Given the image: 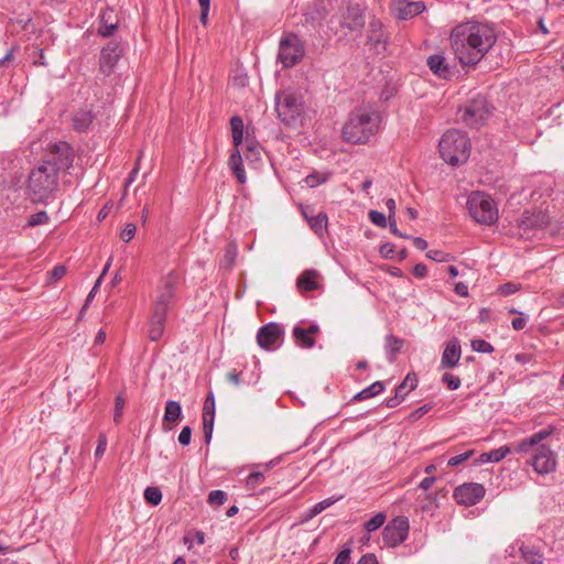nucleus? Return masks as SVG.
I'll list each match as a JSON object with an SVG mask.
<instances>
[{
  "label": "nucleus",
  "mask_w": 564,
  "mask_h": 564,
  "mask_svg": "<svg viewBox=\"0 0 564 564\" xmlns=\"http://www.w3.org/2000/svg\"><path fill=\"white\" fill-rule=\"evenodd\" d=\"M496 41L495 29L481 22L460 23L449 34L451 47L464 66L477 65L492 48Z\"/></svg>",
  "instance_id": "f257e3e1"
},
{
  "label": "nucleus",
  "mask_w": 564,
  "mask_h": 564,
  "mask_svg": "<svg viewBox=\"0 0 564 564\" xmlns=\"http://www.w3.org/2000/svg\"><path fill=\"white\" fill-rule=\"evenodd\" d=\"M380 122L381 115L377 109L371 106L358 107L343 126V139L351 144H365L378 132Z\"/></svg>",
  "instance_id": "f03ea898"
},
{
  "label": "nucleus",
  "mask_w": 564,
  "mask_h": 564,
  "mask_svg": "<svg viewBox=\"0 0 564 564\" xmlns=\"http://www.w3.org/2000/svg\"><path fill=\"white\" fill-rule=\"evenodd\" d=\"M177 282L178 275L172 271L158 286L149 321V339L152 341H158L163 336L166 315L170 306L174 302Z\"/></svg>",
  "instance_id": "7ed1b4c3"
},
{
  "label": "nucleus",
  "mask_w": 564,
  "mask_h": 564,
  "mask_svg": "<svg viewBox=\"0 0 564 564\" xmlns=\"http://www.w3.org/2000/svg\"><path fill=\"white\" fill-rule=\"evenodd\" d=\"M438 150L442 159L451 165H459L467 161L470 153V141L460 130H447L440 140Z\"/></svg>",
  "instance_id": "20e7f679"
},
{
  "label": "nucleus",
  "mask_w": 564,
  "mask_h": 564,
  "mask_svg": "<svg viewBox=\"0 0 564 564\" xmlns=\"http://www.w3.org/2000/svg\"><path fill=\"white\" fill-rule=\"evenodd\" d=\"M58 175L54 167H46L42 163L33 169L29 175V189L33 200L47 199L57 189Z\"/></svg>",
  "instance_id": "39448f33"
},
{
  "label": "nucleus",
  "mask_w": 564,
  "mask_h": 564,
  "mask_svg": "<svg viewBox=\"0 0 564 564\" xmlns=\"http://www.w3.org/2000/svg\"><path fill=\"white\" fill-rule=\"evenodd\" d=\"M467 208L473 219L481 225H491L498 219V209L490 196L474 192L467 200Z\"/></svg>",
  "instance_id": "423d86ee"
},
{
  "label": "nucleus",
  "mask_w": 564,
  "mask_h": 564,
  "mask_svg": "<svg viewBox=\"0 0 564 564\" xmlns=\"http://www.w3.org/2000/svg\"><path fill=\"white\" fill-rule=\"evenodd\" d=\"M460 120L469 128L478 129L486 123L492 115L491 108L484 96L478 95L470 99L468 104L460 109Z\"/></svg>",
  "instance_id": "0eeeda50"
},
{
  "label": "nucleus",
  "mask_w": 564,
  "mask_h": 564,
  "mask_svg": "<svg viewBox=\"0 0 564 564\" xmlns=\"http://www.w3.org/2000/svg\"><path fill=\"white\" fill-rule=\"evenodd\" d=\"M73 161V148L65 141H58L47 147L41 163L46 167H54L55 172L59 174L61 171L68 170Z\"/></svg>",
  "instance_id": "6e6552de"
},
{
  "label": "nucleus",
  "mask_w": 564,
  "mask_h": 564,
  "mask_svg": "<svg viewBox=\"0 0 564 564\" xmlns=\"http://www.w3.org/2000/svg\"><path fill=\"white\" fill-rule=\"evenodd\" d=\"M278 117L286 126H295L303 112V102L295 95L282 91L276 95Z\"/></svg>",
  "instance_id": "1a4fd4ad"
},
{
  "label": "nucleus",
  "mask_w": 564,
  "mask_h": 564,
  "mask_svg": "<svg viewBox=\"0 0 564 564\" xmlns=\"http://www.w3.org/2000/svg\"><path fill=\"white\" fill-rule=\"evenodd\" d=\"M304 43L294 33L283 36L279 45V59L284 67L295 66L304 56Z\"/></svg>",
  "instance_id": "9d476101"
},
{
  "label": "nucleus",
  "mask_w": 564,
  "mask_h": 564,
  "mask_svg": "<svg viewBox=\"0 0 564 564\" xmlns=\"http://www.w3.org/2000/svg\"><path fill=\"white\" fill-rule=\"evenodd\" d=\"M410 524L406 517L400 516L392 519L382 531V541L389 547H395L403 543L409 534Z\"/></svg>",
  "instance_id": "9b49d317"
},
{
  "label": "nucleus",
  "mask_w": 564,
  "mask_h": 564,
  "mask_svg": "<svg viewBox=\"0 0 564 564\" xmlns=\"http://www.w3.org/2000/svg\"><path fill=\"white\" fill-rule=\"evenodd\" d=\"M284 328L270 322L258 329L257 344L264 350H275L283 341Z\"/></svg>",
  "instance_id": "f8f14e48"
},
{
  "label": "nucleus",
  "mask_w": 564,
  "mask_h": 564,
  "mask_svg": "<svg viewBox=\"0 0 564 564\" xmlns=\"http://www.w3.org/2000/svg\"><path fill=\"white\" fill-rule=\"evenodd\" d=\"M486 489L478 482H465L454 490V498L458 505L471 507L477 505L485 496Z\"/></svg>",
  "instance_id": "ddd939ff"
},
{
  "label": "nucleus",
  "mask_w": 564,
  "mask_h": 564,
  "mask_svg": "<svg viewBox=\"0 0 564 564\" xmlns=\"http://www.w3.org/2000/svg\"><path fill=\"white\" fill-rule=\"evenodd\" d=\"M531 464L539 474H549L555 469L556 458L550 447L538 445L532 454Z\"/></svg>",
  "instance_id": "4468645a"
},
{
  "label": "nucleus",
  "mask_w": 564,
  "mask_h": 564,
  "mask_svg": "<svg viewBox=\"0 0 564 564\" xmlns=\"http://www.w3.org/2000/svg\"><path fill=\"white\" fill-rule=\"evenodd\" d=\"M215 395L210 391L204 402L203 406V431H204V440L206 444L210 443L213 431H214V421H215Z\"/></svg>",
  "instance_id": "2eb2a0df"
},
{
  "label": "nucleus",
  "mask_w": 564,
  "mask_h": 564,
  "mask_svg": "<svg viewBox=\"0 0 564 564\" xmlns=\"http://www.w3.org/2000/svg\"><path fill=\"white\" fill-rule=\"evenodd\" d=\"M392 10L399 20H409L422 13L425 10V4L423 1L399 0L393 4Z\"/></svg>",
  "instance_id": "dca6fc26"
},
{
  "label": "nucleus",
  "mask_w": 564,
  "mask_h": 564,
  "mask_svg": "<svg viewBox=\"0 0 564 564\" xmlns=\"http://www.w3.org/2000/svg\"><path fill=\"white\" fill-rule=\"evenodd\" d=\"M119 57H120V52H119L118 45L116 43H109L107 46H105L100 53V59H99L100 72L105 76H109L111 74L115 65L119 61Z\"/></svg>",
  "instance_id": "f3484780"
},
{
  "label": "nucleus",
  "mask_w": 564,
  "mask_h": 564,
  "mask_svg": "<svg viewBox=\"0 0 564 564\" xmlns=\"http://www.w3.org/2000/svg\"><path fill=\"white\" fill-rule=\"evenodd\" d=\"M317 333H319V327L316 324L311 325L308 328L296 325L292 330L295 344L305 349H310L315 346V338L313 335Z\"/></svg>",
  "instance_id": "a211bd4d"
},
{
  "label": "nucleus",
  "mask_w": 564,
  "mask_h": 564,
  "mask_svg": "<svg viewBox=\"0 0 564 564\" xmlns=\"http://www.w3.org/2000/svg\"><path fill=\"white\" fill-rule=\"evenodd\" d=\"M462 355L460 343L457 338L447 341L441 359V368L452 369L457 366Z\"/></svg>",
  "instance_id": "6ab92c4d"
},
{
  "label": "nucleus",
  "mask_w": 564,
  "mask_h": 564,
  "mask_svg": "<svg viewBox=\"0 0 564 564\" xmlns=\"http://www.w3.org/2000/svg\"><path fill=\"white\" fill-rule=\"evenodd\" d=\"M404 386H410V390H414L417 386V378L415 373H408L404 380L395 388L393 397L386 400V405L390 409L398 406L406 397L408 392L404 391Z\"/></svg>",
  "instance_id": "aec40b11"
},
{
  "label": "nucleus",
  "mask_w": 564,
  "mask_h": 564,
  "mask_svg": "<svg viewBox=\"0 0 564 564\" xmlns=\"http://www.w3.org/2000/svg\"><path fill=\"white\" fill-rule=\"evenodd\" d=\"M365 25L362 12L358 6H348L343 15L341 26L350 31H358Z\"/></svg>",
  "instance_id": "412c9836"
},
{
  "label": "nucleus",
  "mask_w": 564,
  "mask_h": 564,
  "mask_svg": "<svg viewBox=\"0 0 564 564\" xmlns=\"http://www.w3.org/2000/svg\"><path fill=\"white\" fill-rule=\"evenodd\" d=\"M426 64L431 72L442 79H448L452 76V69L443 54L429 56Z\"/></svg>",
  "instance_id": "4be33fe9"
},
{
  "label": "nucleus",
  "mask_w": 564,
  "mask_h": 564,
  "mask_svg": "<svg viewBox=\"0 0 564 564\" xmlns=\"http://www.w3.org/2000/svg\"><path fill=\"white\" fill-rule=\"evenodd\" d=\"M552 433L551 430H542L538 433L533 434L529 438H525L521 441L516 447L514 451L517 453H533L534 448L538 447V445L545 440L547 436H550Z\"/></svg>",
  "instance_id": "5701e85b"
},
{
  "label": "nucleus",
  "mask_w": 564,
  "mask_h": 564,
  "mask_svg": "<svg viewBox=\"0 0 564 564\" xmlns=\"http://www.w3.org/2000/svg\"><path fill=\"white\" fill-rule=\"evenodd\" d=\"M228 165H229V169L231 170V172L237 177V181L240 184H245L247 181V175H246V172L243 169L242 158H241V153H240L239 149L235 148L231 151L229 160H228Z\"/></svg>",
  "instance_id": "b1692460"
},
{
  "label": "nucleus",
  "mask_w": 564,
  "mask_h": 564,
  "mask_svg": "<svg viewBox=\"0 0 564 564\" xmlns=\"http://www.w3.org/2000/svg\"><path fill=\"white\" fill-rule=\"evenodd\" d=\"M94 115L90 110L80 109L74 113L72 119L73 129L77 132H85L93 123Z\"/></svg>",
  "instance_id": "393cba45"
},
{
  "label": "nucleus",
  "mask_w": 564,
  "mask_h": 564,
  "mask_svg": "<svg viewBox=\"0 0 564 564\" xmlns=\"http://www.w3.org/2000/svg\"><path fill=\"white\" fill-rule=\"evenodd\" d=\"M319 276V273L316 270H305L302 272V274L297 278L296 285L302 291H314L318 289L317 278Z\"/></svg>",
  "instance_id": "a878e982"
},
{
  "label": "nucleus",
  "mask_w": 564,
  "mask_h": 564,
  "mask_svg": "<svg viewBox=\"0 0 564 564\" xmlns=\"http://www.w3.org/2000/svg\"><path fill=\"white\" fill-rule=\"evenodd\" d=\"M404 340L400 337H397L392 334H389L384 338V349L387 354V358L389 362H394L397 359V355L403 348Z\"/></svg>",
  "instance_id": "bb28decb"
},
{
  "label": "nucleus",
  "mask_w": 564,
  "mask_h": 564,
  "mask_svg": "<svg viewBox=\"0 0 564 564\" xmlns=\"http://www.w3.org/2000/svg\"><path fill=\"white\" fill-rule=\"evenodd\" d=\"M182 417V406L180 402L169 400L165 403L163 424L165 423H176Z\"/></svg>",
  "instance_id": "cd10ccee"
},
{
  "label": "nucleus",
  "mask_w": 564,
  "mask_h": 564,
  "mask_svg": "<svg viewBox=\"0 0 564 564\" xmlns=\"http://www.w3.org/2000/svg\"><path fill=\"white\" fill-rule=\"evenodd\" d=\"M230 129L232 134V143L234 147L239 149V147L243 142V131H245V124L243 120L239 116H234L230 118Z\"/></svg>",
  "instance_id": "c85d7f7f"
},
{
  "label": "nucleus",
  "mask_w": 564,
  "mask_h": 564,
  "mask_svg": "<svg viewBox=\"0 0 564 564\" xmlns=\"http://www.w3.org/2000/svg\"><path fill=\"white\" fill-rule=\"evenodd\" d=\"M368 42L378 48L383 43V25L379 20H372L369 23Z\"/></svg>",
  "instance_id": "c756f323"
},
{
  "label": "nucleus",
  "mask_w": 564,
  "mask_h": 564,
  "mask_svg": "<svg viewBox=\"0 0 564 564\" xmlns=\"http://www.w3.org/2000/svg\"><path fill=\"white\" fill-rule=\"evenodd\" d=\"M511 452V447L508 445H503L499 448L491 449L487 453H482L479 456V462L481 463H498L502 460L509 453Z\"/></svg>",
  "instance_id": "7c9ffc66"
},
{
  "label": "nucleus",
  "mask_w": 564,
  "mask_h": 564,
  "mask_svg": "<svg viewBox=\"0 0 564 564\" xmlns=\"http://www.w3.org/2000/svg\"><path fill=\"white\" fill-rule=\"evenodd\" d=\"M304 217L307 219L311 229L317 234L322 235L327 226V215L325 213H318L316 216H308L305 212L303 213Z\"/></svg>",
  "instance_id": "2f4dec72"
},
{
  "label": "nucleus",
  "mask_w": 564,
  "mask_h": 564,
  "mask_svg": "<svg viewBox=\"0 0 564 564\" xmlns=\"http://www.w3.org/2000/svg\"><path fill=\"white\" fill-rule=\"evenodd\" d=\"M521 557L525 564H542L544 556L543 554L533 546L522 545L520 547Z\"/></svg>",
  "instance_id": "473e14b6"
},
{
  "label": "nucleus",
  "mask_w": 564,
  "mask_h": 564,
  "mask_svg": "<svg viewBox=\"0 0 564 564\" xmlns=\"http://www.w3.org/2000/svg\"><path fill=\"white\" fill-rule=\"evenodd\" d=\"M112 10L104 11L101 14V25L98 29V34L104 37H109L117 29V22L111 20Z\"/></svg>",
  "instance_id": "72a5a7b5"
},
{
  "label": "nucleus",
  "mask_w": 564,
  "mask_h": 564,
  "mask_svg": "<svg viewBox=\"0 0 564 564\" xmlns=\"http://www.w3.org/2000/svg\"><path fill=\"white\" fill-rule=\"evenodd\" d=\"M328 4L329 0H318L306 13V17L317 22L324 20L328 14Z\"/></svg>",
  "instance_id": "f704fd0d"
},
{
  "label": "nucleus",
  "mask_w": 564,
  "mask_h": 564,
  "mask_svg": "<svg viewBox=\"0 0 564 564\" xmlns=\"http://www.w3.org/2000/svg\"><path fill=\"white\" fill-rule=\"evenodd\" d=\"M384 390V384L382 381H376L371 386L365 388L360 392H358L355 397V401H362L372 397L380 394Z\"/></svg>",
  "instance_id": "c9c22d12"
},
{
  "label": "nucleus",
  "mask_w": 564,
  "mask_h": 564,
  "mask_svg": "<svg viewBox=\"0 0 564 564\" xmlns=\"http://www.w3.org/2000/svg\"><path fill=\"white\" fill-rule=\"evenodd\" d=\"M336 499L327 498L314 505L304 516L303 521H308L334 505Z\"/></svg>",
  "instance_id": "e433bc0d"
},
{
  "label": "nucleus",
  "mask_w": 564,
  "mask_h": 564,
  "mask_svg": "<svg viewBox=\"0 0 564 564\" xmlns=\"http://www.w3.org/2000/svg\"><path fill=\"white\" fill-rule=\"evenodd\" d=\"M386 521V514L383 512H379L376 516H373L370 520H368L364 528L367 532H373L381 528Z\"/></svg>",
  "instance_id": "4c0bfd02"
},
{
  "label": "nucleus",
  "mask_w": 564,
  "mask_h": 564,
  "mask_svg": "<svg viewBox=\"0 0 564 564\" xmlns=\"http://www.w3.org/2000/svg\"><path fill=\"white\" fill-rule=\"evenodd\" d=\"M144 499L152 506H158L162 500V492L158 487H148L144 490Z\"/></svg>",
  "instance_id": "58836bf2"
},
{
  "label": "nucleus",
  "mask_w": 564,
  "mask_h": 564,
  "mask_svg": "<svg viewBox=\"0 0 564 564\" xmlns=\"http://www.w3.org/2000/svg\"><path fill=\"white\" fill-rule=\"evenodd\" d=\"M126 401L122 394H118L115 399V411H113V422L115 424H120L123 410H124Z\"/></svg>",
  "instance_id": "ea45409f"
},
{
  "label": "nucleus",
  "mask_w": 564,
  "mask_h": 564,
  "mask_svg": "<svg viewBox=\"0 0 564 564\" xmlns=\"http://www.w3.org/2000/svg\"><path fill=\"white\" fill-rule=\"evenodd\" d=\"M227 501V494L223 490H213L208 495V502L214 506H221Z\"/></svg>",
  "instance_id": "a19ab883"
},
{
  "label": "nucleus",
  "mask_w": 564,
  "mask_h": 564,
  "mask_svg": "<svg viewBox=\"0 0 564 564\" xmlns=\"http://www.w3.org/2000/svg\"><path fill=\"white\" fill-rule=\"evenodd\" d=\"M471 348L482 354H491L494 351L492 345L484 339H474L471 341Z\"/></svg>",
  "instance_id": "79ce46f5"
},
{
  "label": "nucleus",
  "mask_w": 564,
  "mask_h": 564,
  "mask_svg": "<svg viewBox=\"0 0 564 564\" xmlns=\"http://www.w3.org/2000/svg\"><path fill=\"white\" fill-rule=\"evenodd\" d=\"M47 221H48V216H47L46 212L42 210V212L35 213L30 216V218L28 220V226L35 227V226L44 225Z\"/></svg>",
  "instance_id": "37998d69"
},
{
  "label": "nucleus",
  "mask_w": 564,
  "mask_h": 564,
  "mask_svg": "<svg viewBox=\"0 0 564 564\" xmlns=\"http://www.w3.org/2000/svg\"><path fill=\"white\" fill-rule=\"evenodd\" d=\"M442 382L451 390H457L460 387V379L449 372H445L442 376Z\"/></svg>",
  "instance_id": "c03bdc74"
},
{
  "label": "nucleus",
  "mask_w": 564,
  "mask_h": 564,
  "mask_svg": "<svg viewBox=\"0 0 564 564\" xmlns=\"http://www.w3.org/2000/svg\"><path fill=\"white\" fill-rule=\"evenodd\" d=\"M520 226L523 227L524 229H528V228L541 226V224L538 223V220H535L534 216L530 215L529 212H524L522 215V218L520 220Z\"/></svg>",
  "instance_id": "a18cd8bd"
},
{
  "label": "nucleus",
  "mask_w": 564,
  "mask_h": 564,
  "mask_svg": "<svg viewBox=\"0 0 564 564\" xmlns=\"http://www.w3.org/2000/svg\"><path fill=\"white\" fill-rule=\"evenodd\" d=\"M369 219L377 226L384 228L387 226V217L384 214L378 212V210H370L369 212Z\"/></svg>",
  "instance_id": "49530a36"
},
{
  "label": "nucleus",
  "mask_w": 564,
  "mask_h": 564,
  "mask_svg": "<svg viewBox=\"0 0 564 564\" xmlns=\"http://www.w3.org/2000/svg\"><path fill=\"white\" fill-rule=\"evenodd\" d=\"M66 267L63 264L54 267L52 271L48 272L50 282L54 283L61 280L66 274Z\"/></svg>",
  "instance_id": "de8ad7c7"
},
{
  "label": "nucleus",
  "mask_w": 564,
  "mask_h": 564,
  "mask_svg": "<svg viewBox=\"0 0 564 564\" xmlns=\"http://www.w3.org/2000/svg\"><path fill=\"white\" fill-rule=\"evenodd\" d=\"M473 454H474V451L470 449V451H467V452H465L463 454L453 456L452 458L448 459L447 465L451 466V467L458 466L462 463L466 462L469 457H471Z\"/></svg>",
  "instance_id": "09e8293b"
},
{
  "label": "nucleus",
  "mask_w": 564,
  "mask_h": 564,
  "mask_svg": "<svg viewBox=\"0 0 564 564\" xmlns=\"http://www.w3.org/2000/svg\"><path fill=\"white\" fill-rule=\"evenodd\" d=\"M135 230H137V227L134 224L132 223H129L124 226V228L122 229V231L120 232V238L124 241V242H129L130 240L133 239L134 235H135Z\"/></svg>",
  "instance_id": "8fccbe9b"
},
{
  "label": "nucleus",
  "mask_w": 564,
  "mask_h": 564,
  "mask_svg": "<svg viewBox=\"0 0 564 564\" xmlns=\"http://www.w3.org/2000/svg\"><path fill=\"white\" fill-rule=\"evenodd\" d=\"M426 257L436 262H446L449 260L451 256L441 250H430L426 253Z\"/></svg>",
  "instance_id": "3c124183"
},
{
  "label": "nucleus",
  "mask_w": 564,
  "mask_h": 564,
  "mask_svg": "<svg viewBox=\"0 0 564 564\" xmlns=\"http://www.w3.org/2000/svg\"><path fill=\"white\" fill-rule=\"evenodd\" d=\"M519 290H520V284H517L513 282L505 283L498 288V292L505 296L513 294Z\"/></svg>",
  "instance_id": "603ef678"
},
{
  "label": "nucleus",
  "mask_w": 564,
  "mask_h": 564,
  "mask_svg": "<svg viewBox=\"0 0 564 564\" xmlns=\"http://www.w3.org/2000/svg\"><path fill=\"white\" fill-rule=\"evenodd\" d=\"M433 405L431 403H426L420 408H417L416 410H414L410 415H409V419L411 421H416L419 419H421L424 414H426L427 412H430L432 410Z\"/></svg>",
  "instance_id": "864d4df0"
},
{
  "label": "nucleus",
  "mask_w": 564,
  "mask_h": 564,
  "mask_svg": "<svg viewBox=\"0 0 564 564\" xmlns=\"http://www.w3.org/2000/svg\"><path fill=\"white\" fill-rule=\"evenodd\" d=\"M264 479L263 473L253 471L247 477V486L250 488H254L259 484H261Z\"/></svg>",
  "instance_id": "5fc2aeb1"
},
{
  "label": "nucleus",
  "mask_w": 564,
  "mask_h": 564,
  "mask_svg": "<svg viewBox=\"0 0 564 564\" xmlns=\"http://www.w3.org/2000/svg\"><path fill=\"white\" fill-rule=\"evenodd\" d=\"M106 447H107V437L105 434H100L98 437V444H97V447L95 451L96 459H99L104 455Z\"/></svg>",
  "instance_id": "6e6d98bb"
},
{
  "label": "nucleus",
  "mask_w": 564,
  "mask_h": 564,
  "mask_svg": "<svg viewBox=\"0 0 564 564\" xmlns=\"http://www.w3.org/2000/svg\"><path fill=\"white\" fill-rule=\"evenodd\" d=\"M192 429L184 426L178 435V443L183 446H187L191 443Z\"/></svg>",
  "instance_id": "4d7b16f0"
},
{
  "label": "nucleus",
  "mask_w": 564,
  "mask_h": 564,
  "mask_svg": "<svg viewBox=\"0 0 564 564\" xmlns=\"http://www.w3.org/2000/svg\"><path fill=\"white\" fill-rule=\"evenodd\" d=\"M350 549L349 547H346L344 549L343 551H340L336 558H335V562L334 564H349V560H350Z\"/></svg>",
  "instance_id": "13d9d810"
},
{
  "label": "nucleus",
  "mask_w": 564,
  "mask_h": 564,
  "mask_svg": "<svg viewBox=\"0 0 564 564\" xmlns=\"http://www.w3.org/2000/svg\"><path fill=\"white\" fill-rule=\"evenodd\" d=\"M394 245L387 242L380 247V254L386 259H391L394 254Z\"/></svg>",
  "instance_id": "bf43d9fd"
},
{
  "label": "nucleus",
  "mask_w": 564,
  "mask_h": 564,
  "mask_svg": "<svg viewBox=\"0 0 564 564\" xmlns=\"http://www.w3.org/2000/svg\"><path fill=\"white\" fill-rule=\"evenodd\" d=\"M236 256H237L236 246H228L225 257H224L228 267H230L235 262Z\"/></svg>",
  "instance_id": "052dcab7"
},
{
  "label": "nucleus",
  "mask_w": 564,
  "mask_h": 564,
  "mask_svg": "<svg viewBox=\"0 0 564 564\" xmlns=\"http://www.w3.org/2000/svg\"><path fill=\"white\" fill-rule=\"evenodd\" d=\"M241 376H242V372H238L236 370H232V371H229L227 373V379L232 384L239 386V384H241L243 382V380L241 379Z\"/></svg>",
  "instance_id": "680f3d73"
},
{
  "label": "nucleus",
  "mask_w": 564,
  "mask_h": 564,
  "mask_svg": "<svg viewBox=\"0 0 564 564\" xmlns=\"http://www.w3.org/2000/svg\"><path fill=\"white\" fill-rule=\"evenodd\" d=\"M246 142H247V151L248 152H254V156L256 158L260 156V151H259L258 144L256 143L254 140L250 139L248 133H247V137H246Z\"/></svg>",
  "instance_id": "e2e57ef3"
},
{
  "label": "nucleus",
  "mask_w": 564,
  "mask_h": 564,
  "mask_svg": "<svg viewBox=\"0 0 564 564\" xmlns=\"http://www.w3.org/2000/svg\"><path fill=\"white\" fill-rule=\"evenodd\" d=\"M413 274H414V276H416L419 279L426 276L427 267L424 263L415 264V267L413 268Z\"/></svg>",
  "instance_id": "0e129e2a"
},
{
  "label": "nucleus",
  "mask_w": 564,
  "mask_h": 564,
  "mask_svg": "<svg viewBox=\"0 0 564 564\" xmlns=\"http://www.w3.org/2000/svg\"><path fill=\"white\" fill-rule=\"evenodd\" d=\"M388 223H389V228H390L392 234H394L395 236H399L401 238H409V236H405V235H403L402 232L399 231L394 217L388 216Z\"/></svg>",
  "instance_id": "69168bd1"
},
{
  "label": "nucleus",
  "mask_w": 564,
  "mask_h": 564,
  "mask_svg": "<svg viewBox=\"0 0 564 564\" xmlns=\"http://www.w3.org/2000/svg\"><path fill=\"white\" fill-rule=\"evenodd\" d=\"M435 480H436V478L434 476L425 477L419 484V488H421L423 490H427V489H430L433 486Z\"/></svg>",
  "instance_id": "338daca9"
},
{
  "label": "nucleus",
  "mask_w": 564,
  "mask_h": 564,
  "mask_svg": "<svg viewBox=\"0 0 564 564\" xmlns=\"http://www.w3.org/2000/svg\"><path fill=\"white\" fill-rule=\"evenodd\" d=\"M357 564H378V561L375 554L368 553L362 555Z\"/></svg>",
  "instance_id": "774afa93"
}]
</instances>
